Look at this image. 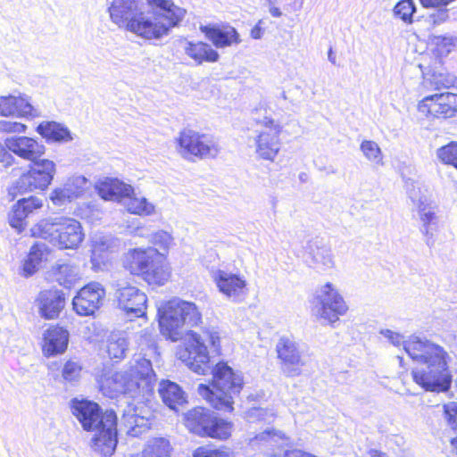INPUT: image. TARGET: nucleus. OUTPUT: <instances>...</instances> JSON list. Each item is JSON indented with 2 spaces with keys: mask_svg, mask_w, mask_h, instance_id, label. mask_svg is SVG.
Listing matches in <instances>:
<instances>
[{
  "mask_svg": "<svg viewBox=\"0 0 457 457\" xmlns=\"http://www.w3.org/2000/svg\"><path fill=\"white\" fill-rule=\"evenodd\" d=\"M71 413L86 431L95 432L91 447L104 456H111L117 445V415L112 410L102 412L100 406L92 401L73 398Z\"/></svg>",
  "mask_w": 457,
  "mask_h": 457,
  "instance_id": "4",
  "label": "nucleus"
},
{
  "mask_svg": "<svg viewBox=\"0 0 457 457\" xmlns=\"http://www.w3.org/2000/svg\"><path fill=\"white\" fill-rule=\"evenodd\" d=\"M444 416L447 425L457 432V402H451L444 404Z\"/></svg>",
  "mask_w": 457,
  "mask_h": 457,
  "instance_id": "49",
  "label": "nucleus"
},
{
  "mask_svg": "<svg viewBox=\"0 0 457 457\" xmlns=\"http://www.w3.org/2000/svg\"><path fill=\"white\" fill-rule=\"evenodd\" d=\"M436 157L446 165L457 170V142H451L436 150Z\"/></svg>",
  "mask_w": 457,
  "mask_h": 457,
  "instance_id": "41",
  "label": "nucleus"
},
{
  "mask_svg": "<svg viewBox=\"0 0 457 457\" xmlns=\"http://www.w3.org/2000/svg\"><path fill=\"white\" fill-rule=\"evenodd\" d=\"M37 131L47 141L66 143L72 140L69 129L55 121L41 122L37 126Z\"/></svg>",
  "mask_w": 457,
  "mask_h": 457,
  "instance_id": "31",
  "label": "nucleus"
},
{
  "mask_svg": "<svg viewBox=\"0 0 457 457\" xmlns=\"http://www.w3.org/2000/svg\"><path fill=\"white\" fill-rule=\"evenodd\" d=\"M246 419L251 423L263 421L270 424L274 420V412L268 409L251 408L246 411Z\"/></svg>",
  "mask_w": 457,
  "mask_h": 457,
  "instance_id": "46",
  "label": "nucleus"
},
{
  "mask_svg": "<svg viewBox=\"0 0 457 457\" xmlns=\"http://www.w3.org/2000/svg\"><path fill=\"white\" fill-rule=\"evenodd\" d=\"M99 195L104 200L123 201L133 194V187L118 179L105 178L97 186Z\"/></svg>",
  "mask_w": 457,
  "mask_h": 457,
  "instance_id": "25",
  "label": "nucleus"
},
{
  "mask_svg": "<svg viewBox=\"0 0 457 457\" xmlns=\"http://www.w3.org/2000/svg\"><path fill=\"white\" fill-rule=\"evenodd\" d=\"M69 333L62 328L51 327L44 334L43 352L47 356L62 353L68 346Z\"/></svg>",
  "mask_w": 457,
  "mask_h": 457,
  "instance_id": "26",
  "label": "nucleus"
},
{
  "mask_svg": "<svg viewBox=\"0 0 457 457\" xmlns=\"http://www.w3.org/2000/svg\"><path fill=\"white\" fill-rule=\"evenodd\" d=\"M19 202L28 216L35 210L40 209L43 206L42 200L37 196L23 198L19 200Z\"/></svg>",
  "mask_w": 457,
  "mask_h": 457,
  "instance_id": "51",
  "label": "nucleus"
},
{
  "mask_svg": "<svg viewBox=\"0 0 457 457\" xmlns=\"http://www.w3.org/2000/svg\"><path fill=\"white\" fill-rule=\"evenodd\" d=\"M115 298L118 306L129 317H143L145 314L147 296L134 286H121L117 284Z\"/></svg>",
  "mask_w": 457,
  "mask_h": 457,
  "instance_id": "19",
  "label": "nucleus"
},
{
  "mask_svg": "<svg viewBox=\"0 0 457 457\" xmlns=\"http://www.w3.org/2000/svg\"><path fill=\"white\" fill-rule=\"evenodd\" d=\"M87 179L84 176H74L68 179L65 183L54 188L50 195L52 203L59 207L80 197L87 186Z\"/></svg>",
  "mask_w": 457,
  "mask_h": 457,
  "instance_id": "20",
  "label": "nucleus"
},
{
  "mask_svg": "<svg viewBox=\"0 0 457 457\" xmlns=\"http://www.w3.org/2000/svg\"><path fill=\"white\" fill-rule=\"evenodd\" d=\"M104 297V287L98 282H90L74 296L73 310L80 316L93 315L102 306Z\"/></svg>",
  "mask_w": 457,
  "mask_h": 457,
  "instance_id": "18",
  "label": "nucleus"
},
{
  "mask_svg": "<svg viewBox=\"0 0 457 457\" xmlns=\"http://www.w3.org/2000/svg\"><path fill=\"white\" fill-rule=\"evenodd\" d=\"M154 381L151 361L137 354L124 370L104 377L101 382L104 393L118 397L120 427L131 436H139L150 428L151 411L145 403L154 391Z\"/></svg>",
  "mask_w": 457,
  "mask_h": 457,
  "instance_id": "1",
  "label": "nucleus"
},
{
  "mask_svg": "<svg viewBox=\"0 0 457 457\" xmlns=\"http://www.w3.org/2000/svg\"><path fill=\"white\" fill-rule=\"evenodd\" d=\"M418 212L421 221L423 222L424 233L429 235V225L435 223L436 220L434 208L427 200L420 199L418 203Z\"/></svg>",
  "mask_w": 457,
  "mask_h": 457,
  "instance_id": "42",
  "label": "nucleus"
},
{
  "mask_svg": "<svg viewBox=\"0 0 457 457\" xmlns=\"http://www.w3.org/2000/svg\"><path fill=\"white\" fill-rule=\"evenodd\" d=\"M263 21L259 20L255 26L251 29L250 36L253 39H260L264 34V28L262 27Z\"/></svg>",
  "mask_w": 457,
  "mask_h": 457,
  "instance_id": "55",
  "label": "nucleus"
},
{
  "mask_svg": "<svg viewBox=\"0 0 457 457\" xmlns=\"http://www.w3.org/2000/svg\"><path fill=\"white\" fill-rule=\"evenodd\" d=\"M267 1L269 3L270 6L274 5V4L276 3V0H267Z\"/></svg>",
  "mask_w": 457,
  "mask_h": 457,
  "instance_id": "59",
  "label": "nucleus"
},
{
  "mask_svg": "<svg viewBox=\"0 0 457 457\" xmlns=\"http://www.w3.org/2000/svg\"><path fill=\"white\" fill-rule=\"evenodd\" d=\"M132 457H170V445L164 438H154L149 441L141 453Z\"/></svg>",
  "mask_w": 457,
  "mask_h": 457,
  "instance_id": "34",
  "label": "nucleus"
},
{
  "mask_svg": "<svg viewBox=\"0 0 457 457\" xmlns=\"http://www.w3.org/2000/svg\"><path fill=\"white\" fill-rule=\"evenodd\" d=\"M49 255V247L44 243H36L30 249L28 256L31 260L40 266L43 262L47 260Z\"/></svg>",
  "mask_w": 457,
  "mask_h": 457,
  "instance_id": "47",
  "label": "nucleus"
},
{
  "mask_svg": "<svg viewBox=\"0 0 457 457\" xmlns=\"http://www.w3.org/2000/svg\"><path fill=\"white\" fill-rule=\"evenodd\" d=\"M329 62H331L333 64H336V56L333 54L332 49L330 48L328 54Z\"/></svg>",
  "mask_w": 457,
  "mask_h": 457,
  "instance_id": "58",
  "label": "nucleus"
},
{
  "mask_svg": "<svg viewBox=\"0 0 457 457\" xmlns=\"http://www.w3.org/2000/svg\"><path fill=\"white\" fill-rule=\"evenodd\" d=\"M281 97H282L283 99H287V95H286V92H285V91H283V92L281 93Z\"/></svg>",
  "mask_w": 457,
  "mask_h": 457,
  "instance_id": "60",
  "label": "nucleus"
},
{
  "mask_svg": "<svg viewBox=\"0 0 457 457\" xmlns=\"http://www.w3.org/2000/svg\"><path fill=\"white\" fill-rule=\"evenodd\" d=\"M40 315L46 320L56 319L64 307V295L58 289L41 291L37 299Z\"/></svg>",
  "mask_w": 457,
  "mask_h": 457,
  "instance_id": "23",
  "label": "nucleus"
},
{
  "mask_svg": "<svg viewBox=\"0 0 457 457\" xmlns=\"http://www.w3.org/2000/svg\"><path fill=\"white\" fill-rule=\"evenodd\" d=\"M445 7V6L437 7L438 10L436 12L430 13L427 18L428 22L433 26H436L446 21L449 15L448 10Z\"/></svg>",
  "mask_w": 457,
  "mask_h": 457,
  "instance_id": "52",
  "label": "nucleus"
},
{
  "mask_svg": "<svg viewBox=\"0 0 457 457\" xmlns=\"http://www.w3.org/2000/svg\"><path fill=\"white\" fill-rule=\"evenodd\" d=\"M178 152L186 159L215 158L220 153L218 142L211 136L184 129L177 138Z\"/></svg>",
  "mask_w": 457,
  "mask_h": 457,
  "instance_id": "12",
  "label": "nucleus"
},
{
  "mask_svg": "<svg viewBox=\"0 0 457 457\" xmlns=\"http://www.w3.org/2000/svg\"><path fill=\"white\" fill-rule=\"evenodd\" d=\"M154 247L129 250L123 261L124 268L132 275L142 277L150 285H164L170 277V267Z\"/></svg>",
  "mask_w": 457,
  "mask_h": 457,
  "instance_id": "8",
  "label": "nucleus"
},
{
  "mask_svg": "<svg viewBox=\"0 0 457 457\" xmlns=\"http://www.w3.org/2000/svg\"><path fill=\"white\" fill-rule=\"evenodd\" d=\"M181 44L185 54L197 64H202L204 62H214L219 59L217 51L206 43H193L185 39L181 41Z\"/></svg>",
  "mask_w": 457,
  "mask_h": 457,
  "instance_id": "29",
  "label": "nucleus"
},
{
  "mask_svg": "<svg viewBox=\"0 0 457 457\" xmlns=\"http://www.w3.org/2000/svg\"><path fill=\"white\" fill-rule=\"evenodd\" d=\"M115 246V240L112 237L103 234L95 235L92 239L91 262L93 266L96 267L97 264H99L98 259L101 258L102 253L112 251Z\"/></svg>",
  "mask_w": 457,
  "mask_h": 457,
  "instance_id": "33",
  "label": "nucleus"
},
{
  "mask_svg": "<svg viewBox=\"0 0 457 457\" xmlns=\"http://www.w3.org/2000/svg\"><path fill=\"white\" fill-rule=\"evenodd\" d=\"M212 372V387L201 384L198 393L213 408L223 411H233V399L240 393L244 384L241 373L234 371L225 362L216 364Z\"/></svg>",
  "mask_w": 457,
  "mask_h": 457,
  "instance_id": "5",
  "label": "nucleus"
},
{
  "mask_svg": "<svg viewBox=\"0 0 457 457\" xmlns=\"http://www.w3.org/2000/svg\"><path fill=\"white\" fill-rule=\"evenodd\" d=\"M0 163L4 167H10L15 163V158L12 156V152L6 147L5 143L0 142Z\"/></svg>",
  "mask_w": 457,
  "mask_h": 457,
  "instance_id": "54",
  "label": "nucleus"
},
{
  "mask_svg": "<svg viewBox=\"0 0 457 457\" xmlns=\"http://www.w3.org/2000/svg\"><path fill=\"white\" fill-rule=\"evenodd\" d=\"M124 204L127 210L133 214L149 216L155 212V207L152 203L145 197L137 196L134 192L129 196H126Z\"/></svg>",
  "mask_w": 457,
  "mask_h": 457,
  "instance_id": "32",
  "label": "nucleus"
},
{
  "mask_svg": "<svg viewBox=\"0 0 457 457\" xmlns=\"http://www.w3.org/2000/svg\"><path fill=\"white\" fill-rule=\"evenodd\" d=\"M431 43L439 55H447L455 47L457 37L453 35L433 36Z\"/></svg>",
  "mask_w": 457,
  "mask_h": 457,
  "instance_id": "38",
  "label": "nucleus"
},
{
  "mask_svg": "<svg viewBox=\"0 0 457 457\" xmlns=\"http://www.w3.org/2000/svg\"><path fill=\"white\" fill-rule=\"evenodd\" d=\"M49 277L59 285L71 288L81 278L79 268L68 262H56L48 271Z\"/></svg>",
  "mask_w": 457,
  "mask_h": 457,
  "instance_id": "27",
  "label": "nucleus"
},
{
  "mask_svg": "<svg viewBox=\"0 0 457 457\" xmlns=\"http://www.w3.org/2000/svg\"><path fill=\"white\" fill-rule=\"evenodd\" d=\"M218 290L226 299L233 303L243 302L247 295V282L243 275L225 270H216L212 273Z\"/></svg>",
  "mask_w": 457,
  "mask_h": 457,
  "instance_id": "16",
  "label": "nucleus"
},
{
  "mask_svg": "<svg viewBox=\"0 0 457 457\" xmlns=\"http://www.w3.org/2000/svg\"><path fill=\"white\" fill-rule=\"evenodd\" d=\"M284 436L283 432L268 428L264 431L257 434L253 438H250V444L252 445H270L274 446L282 440Z\"/></svg>",
  "mask_w": 457,
  "mask_h": 457,
  "instance_id": "37",
  "label": "nucleus"
},
{
  "mask_svg": "<svg viewBox=\"0 0 457 457\" xmlns=\"http://www.w3.org/2000/svg\"><path fill=\"white\" fill-rule=\"evenodd\" d=\"M6 147L14 154L31 162L40 160L46 147L37 140L29 137H11L5 139Z\"/></svg>",
  "mask_w": 457,
  "mask_h": 457,
  "instance_id": "21",
  "label": "nucleus"
},
{
  "mask_svg": "<svg viewBox=\"0 0 457 457\" xmlns=\"http://www.w3.org/2000/svg\"><path fill=\"white\" fill-rule=\"evenodd\" d=\"M161 331L172 341L181 338L185 327L196 326L201 313L194 303L173 298L158 307Z\"/></svg>",
  "mask_w": 457,
  "mask_h": 457,
  "instance_id": "9",
  "label": "nucleus"
},
{
  "mask_svg": "<svg viewBox=\"0 0 457 457\" xmlns=\"http://www.w3.org/2000/svg\"><path fill=\"white\" fill-rule=\"evenodd\" d=\"M315 300L316 316L329 324L336 323L339 317L345 315L348 311V305L344 297L329 282L316 290Z\"/></svg>",
  "mask_w": 457,
  "mask_h": 457,
  "instance_id": "14",
  "label": "nucleus"
},
{
  "mask_svg": "<svg viewBox=\"0 0 457 457\" xmlns=\"http://www.w3.org/2000/svg\"><path fill=\"white\" fill-rule=\"evenodd\" d=\"M415 12V5L412 0H401L394 8V13L396 17L404 22H411L412 15Z\"/></svg>",
  "mask_w": 457,
  "mask_h": 457,
  "instance_id": "44",
  "label": "nucleus"
},
{
  "mask_svg": "<svg viewBox=\"0 0 457 457\" xmlns=\"http://www.w3.org/2000/svg\"><path fill=\"white\" fill-rule=\"evenodd\" d=\"M368 454L370 457H386V453L377 450V449H370L368 451Z\"/></svg>",
  "mask_w": 457,
  "mask_h": 457,
  "instance_id": "57",
  "label": "nucleus"
},
{
  "mask_svg": "<svg viewBox=\"0 0 457 457\" xmlns=\"http://www.w3.org/2000/svg\"><path fill=\"white\" fill-rule=\"evenodd\" d=\"M304 259L309 266L320 270H330L335 265L331 249L327 245H320L317 240L307 243Z\"/></svg>",
  "mask_w": 457,
  "mask_h": 457,
  "instance_id": "24",
  "label": "nucleus"
},
{
  "mask_svg": "<svg viewBox=\"0 0 457 457\" xmlns=\"http://www.w3.org/2000/svg\"><path fill=\"white\" fill-rule=\"evenodd\" d=\"M56 173L55 163L48 159L33 162L29 170L21 174L14 182L12 190L23 194L35 190H45L51 184Z\"/></svg>",
  "mask_w": 457,
  "mask_h": 457,
  "instance_id": "13",
  "label": "nucleus"
},
{
  "mask_svg": "<svg viewBox=\"0 0 457 457\" xmlns=\"http://www.w3.org/2000/svg\"><path fill=\"white\" fill-rule=\"evenodd\" d=\"M276 352L280 361V370L286 377L294 378L302 374L306 361L295 340L287 337H280L276 345Z\"/></svg>",
  "mask_w": 457,
  "mask_h": 457,
  "instance_id": "15",
  "label": "nucleus"
},
{
  "mask_svg": "<svg viewBox=\"0 0 457 457\" xmlns=\"http://www.w3.org/2000/svg\"><path fill=\"white\" fill-rule=\"evenodd\" d=\"M429 81L434 90L440 91L454 87L457 85V77L451 73L435 72Z\"/></svg>",
  "mask_w": 457,
  "mask_h": 457,
  "instance_id": "40",
  "label": "nucleus"
},
{
  "mask_svg": "<svg viewBox=\"0 0 457 457\" xmlns=\"http://www.w3.org/2000/svg\"><path fill=\"white\" fill-rule=\"evenodd\" d=\"M200 29L216 47H226L241 42L239 34L232 27L221 29L215 26H201Z\"/></svg>",
  "mask_w": 457,
  "mask_h": 457,
  "instance_id": "28",
  "label": "nucleus"
},
{
  "mask_svg": "<svg viewBox=\"0 0 457 457\" xmlns=\"http://www.w3.org/2000/svg\"><path fill=\"white\" fill-rule=\"evenodd\" d=\"M269 12L272 17L279 18L282 16V12L280 11V9L274 5L269 7Z\"/></svg>",
  "mask_w": 457,
  "mask_h": 457,
  "instance_id": "56",
  "label": "nucleus"
},
{
  "mask_svg": "<svg viewBox=\"0 0 457 457\" xmlns=\"http://www.w3.org/2000/svg\"><path fill=\"white\" fill-rule=\"evenodd\" d=\"M257 122L262 126V129L255 131L254 153L261 160L274 162L281 149L280 135L283 127L270 117H264Z\"/></svg>",
  "mask_w": 457,
  "mask_h": 457,
  "instance_id": "11",
  "label": "nucleus"
},
{
  "mask_svg": "<svg viewBox=\"0 0 457 457\" xmlns=\"http://www.w3.org/2000/svg\"><path fill=\"white\" fill-rule=\"evenodd\" d=\"M158 393L163 403L171 410L186 403L185 392L175 382L162 380L159 383Z\"/></svg>",
  "mask_w": 457,
  "mask_h": 457,
  "instance_id": "30",
  "label": "nucleus"
},
{
  "mask_svg": "<svg viewBox=\"0 0 457 457\" xmlns=\"http://www.w3.org/2000/svg\"><path fill=\"white\" fill-rule=\"evenodd\" d=\"M27 126L21 122L0 120V133H22Z\"/></svg>",
  "mask_w": 457,
  "mask_h": 457,
  "instance_id": "50",
  "label": "nucleus"
},
{
  "mask_svg": "<svg viewBox=\"0 0 457 457\" xmlns=\"http://www.w3.org/2000/svg\"><path fill=\"white\" fill-rule=\"evenodd\" d=\"M380 334L395 346L403 345L410 358L421 365L413 369L411 374L413 380L422 388L431 392L450 389L453 376L449 362L452 358L444 347L417 336L404 340L403 335L390 329H381Z\"/></svg>",
  "mask_w": 457,
  "mask_h": 457,
  "instance_id": "2",
  "label": "nucleus"
},
{
  "mask_svg": "<svg viewBox=\"0 0 457 457\" xmlns=\"http://www.w3.org/2000/svg\"><path fill=\"white\" fill-rule=\"evenodd\" d=\"M149 242L157 247L158 252L162 251L164 255L172 245L173 237L167 231L158 230L151 234Z\"/></svg>",
  "mask_w": 457,
  "mask_h": 457,
  "instance_id": "43",
  "label": "nucleus"
},
{
  "mask_svg": "<svg viewBox=\"0 0 457 457\" xmlns=\"http://www.w3.org/2000/svg\"><path fill=\"white\" fill-rule=\"evenodd\" d=\"M418 110L427 117L436 119L453 118L457 114L455 94L444 92L425 96L419 102Z\"/></svg>",
  "mask_w": 457,
  "mask_h": 457,
  "instance_id": "17",
  "label": "nucleus"
},
{
  "mask_svg": "<svg viewBox=\"0 0 457 457\" xmlns=\"http://www.w3.org/2000/svg\"><path fill=\"white\" fill-rule=\"evenodd\" d=\"M192 455L193 457H234L233 452L229 448L215 447L211 445L197 447Z\"/></svg>",
  "mask_w": 457,
  "mask_h": 457,
  "instance_id": "39",
  "label": "nucleus"
},
{
  "mask_svg": "<svg viewBox=\"0 0 457 457\" xmlns=\"http://www.w3.org/2000/svg\"><path fill=\"white\" fill-rule=\"evenodd\" d=\"M360 151L364 158L372 164L377 166L384 165L383 152L375 141L367 139L363 140L360 145Z\"/></svg>",
  "mask_w": 457,
  "mask_h": 457,
  "instance_id": "36",
  "label": "nucleus"
},
{
  "mask_svg": "<svg viewBox=\"0 0 457 457\" xmlns=\"http://www.w3.org/2000/svg\"><path fill=\"white\" fill-rule=\"evenodd\" d=\"M128 350L127 339L120 333H112L106 344V352L111 359L120 360L124 358Z\"/></svg>",
  "mask_w": 457,
  "mask_h": 457,
  "instance_id": "35",
  "label": "nucleus"
},
{
  "mask_svg": "<svg viewBox=\"0 0 457 457\" xmlns=\"http://www.w3.org/2000/svg\"><path fill=\"white\" fill-rule=\"evenodd\" d=\"M0 115L34 118L39 113L27 96L19 94L0 96Z\"/></svg>",
  "mask_w": 457,
  "mask_h": 457,
  "instance_id": "22",
  "label": "nucleus"
},
{
  "mask_svg": "<svg viewBox=\"0 0 457 457\" xmlns=\"http://www.w3.org/2000/svg\"><path fill=\"white\" fill-rule=\"evenodd\" d=\"M81 365L73 360L68 361L62 369V377L66 381L72 382L79 378Z\"/></svg>",
  "mask_w": 457,
  "mask_h": 457,
  "instance_id": "48",
  "label": "nucleus"
},
{
  "mask_svg": "<svg viewBox=\"0 0 457 457\" xmlns=\"http://www.w3.org/2000/svg\"><path fill=\"white\" fill-rule=\"evenodd\" d=\"M30 231L32 237L47 240L60 249H77L85 237L80 222L65 216L43 219Z\"/></svg>",
  "mask_w": 457,
  "mask_h": 457,
  "instance_id": "7",
  "label": "nucleus"
},
{
  "mask_svg": "<svg viewBox=\"0 0 457 457\" xmlns=\"http://www.w3.org/2000/svg\"><path fill=\"white\" fill-rule=\"evenodd\" d=\"M220 347L219 331L214 328H205L202 334L190 332L178 356L192 371L204 375L211 370V353L218 354Z\"/></svg>",
  "mask_w": 457,
  "mask_h": 457,
  "instance_id": "6",
  "label": "nucleus"
},
{
  "mask_svg": "<svg viewBox=\"0 0 457 457\" xmlns=\"http://www.w3.org/2000/svg\"><path fill=\"white\" fill-rule=\"evenodd\" d=\"M186 427L200 436L227 439L231 435L232 424L213 416L212 411L203 407H195L186 413Z\"/></svg>",
  "mask_w": 457,
  "mask_h": 457,
  "instance_id": "10",
  "label": "nucleus"
},
{
  "mask_svg": "<svg viewBox=\"0 0 457 457\" xmlns=\"http://www.w3.org/2000/svg\"><path fill=\"white\" fill-rule=\"evenodd\" d=\"M39 267L40 266L35 263L31 258L27 256L21 267L20 275L24 278L31 277L38 270Z\"/></svg>",
  "mask_w": 457,
  "mask_h": 457,
  "instance_id": "53",
  "label": "nucleus"
},
{
  "mask_svg": "<svg viewBox=\"0 0 457 457\" xmlns=\"http://www.w3.org/2000/svg\"><path fill=\"white\" fill-rule=\"evenodd\" d=\"M28 217V214L25 212L21 204L18 201L12 208L11 212L9 213V223L10 225L16 228L18 231H21L25 227V220Z\"/></svg>",
  "mask_w": 457,
  "mask_h": 457,
  "instance_id": "45",
  "label": "nucleus"
},
{
  "mask_svg": "<svg viewBox=\"0 0 457 457\" xmlns=\"http://www.w3.org/2000/svg\"><path fill=\"white\" fill-rule=\"evenodd\" d=\"M159 11L144 12L139 10L140 0H112L109 12L119 27L145 39H159L169 34L184 18L186 11L170 0H146Z\"/></svg>",
  "mask_w": 457,
  "mask_h": 457,
  "instance_id": "3",
  "label": "nucleus"
}]
</instances>
